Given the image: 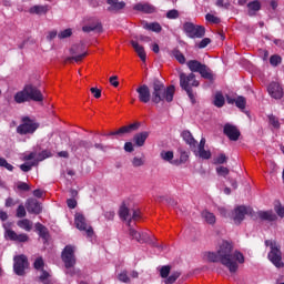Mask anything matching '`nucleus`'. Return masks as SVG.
<instances>
[{
    "instance_id": "1",
    "label": "nucleus",
    "mask_w": 284,
    "mask_h": 284,
    "mask_svg": "<svg viewBox=\"0 0 284 284\" xmlns=\"http://www.w3.org/2000/svg\"><path fill=\"white\" fill-rule=\"evenodd\" d=\"M206 258L210 263H221L224 267H227L231 274H235V272H237L239 263H245V256H243V253L234 251V246L227 241L222 242L217 253H206Z\"/></svg>"
},
{
    "instance_id": "2",
    "label": "nucleus",
    "mask_w": 284,
    "mask_h": 284,
    "mask_svg": "<svg viewBox=\"0 0 284 284\" xmlns=\"http://www.w3.org/2000/svg\"><path fill=\"white\" fill-rule=\"evenodd\" d=\"M175 92L176 88L173 84L165 87L161 80L154 79L152 83L151 102H153L155 105L163 103V101H166V103H172V101H174Z\"/></svg>"
},
{
    "instance_id": "3",
    "label": "nucleus",
    "mask_w": 284,
    "mask_h": 284,
    "mask_svg": "<svg viewBox=\"0 0 284 284\" xmlns=\"http://www.w3.org/2000/svg\"><path fill=\"white\" fill-rule=\"evenodd\" d=\"M43 93L39 88L33 84H26L21 91H18L13 100L16 103H30V101H34L36 103H42L43 101Z\"/></svg>"
},
{
    "instance_id": "4",
    "label": "nucleus",
    "mask_w": 284,
    "mask_h": 284,
    "mask_svg": "<svg viewBox=\"0 0 284 284\" xmlns=\"http://www.w3.org/2000/svg\"><path fill=\"white\" fill-rule=\"evenodd\" d=\"M200 82L196 80V74L194 73H180V88L184 90L192 103H196V98L192 88H199Z\"/></svg>"
},
{
    "instance_id": "5",
    "label": "nucleus",
    "mask_w": 284,
    "mask_h": 284,
    "mask_svg": "<svg viewBox=\"0 0 284 284\" xmlns=\"http://www.w3.org/2000/svg\"><path fill=\"white\" fill-rule=\"evenodd\" d=\"M62 262L64 263V267L67 268L65 274L68 276H74L77 274V257L74 256V246L67 245L61 253Z\"/></svg>"
},
{
    "instance_id": "6",
    "label": "nucleus",
    "mask_w": 284,
    "mask_h": 284,
    "mask_svg": "<svg viewBox=\"0 0 284 284\" xmlns=\"http://www.w3.org/2000/svg\"><path fill=\"white\" fill-rule=\"evenodd\" d=\"M265 245L266 247L271 248V251L267 254L268 261H271V263H273V265L278 270L284 267L283 252H281V245H278L276 241H272V240H266Z\"/></svg>"
},
{
    "instance_id": "7",
    "label": "nucleus",
    "mask_w": 284,
    "mask_h": 284,
    "mask_svg": "<svg viewBox=\"0 0 284 284\" xmlns=\"http://www.w3.org/2000/svg\"><path fill=\"white\" fill-rule=\"evenodd\" d=\"M189 70H191V74L194 72H199L202 79H206L207 81H214V73H212V69L206 64L201 63L199 60H190L186 62Z\"/></svg>"
},
{
    "instance_id": "8",
    "label": "nucleus",
    "mask_w": 284,
    "mask_h": 284,
    "mask_svg": "<svg viewBox=\"0 0 284 284\" xmlns=\"http://www.w3.org/2000/svg\"><path fill=\"white\" fill-rule=\"evenodd\" d=\"M183 32L189 39H203L205 37V27L195 26L192 22H184Z\"/></svg>"
},
{
    "instance_id": "9",
    "label": "nucleus",
    "mask_w": 284,
    "mask_h": 284,
    "mask_svg": "<svg viewBox=\"0 0 284 284\" xmlns=\"http://www.w3.org/2000/svg\"><path fill=\"white\" fill-rule=\"evenodd\" d=\"M74 223L77 230H80V232H85L89 239H91V236L94 234V230L92 229V226L88 225V220L85 219V215L81 213H75Z\"/></svg>"
},
{
    "instance_id": "10",
    "label": "nucleus",
    "mask_w": 284,
    "mask_h": 284,
    "mask_svg": "<svg viewBox=\"0 0 284 284\" xmlns=\"http://www.w3.org/2000/svg\"><path fill=\"white\" fill-rule=\"evenodd\" d=\"M129 236L132 241L138 243H150V241H156L155 236H152L149 232H139L132 227L129 229Z\"/></svg>"
},
{
    "instance_id": "11",
    "label": "nucleus",
    "mask_w": 284,
    "mask_h": 284,
    "mask_svg": "<svg viewBox=\"0 0 284 284\" xmlns=\"http://www.w3.org/2000/svg\"><path fill=\"white\" fill-rule=\"evenodd\" d=\"M28 265V257L26 255H18L13 258V272L17 276L26 274V266Z\"/></svg>"
},
{
    "instance_id": "12",
    "label": "nucleus",
    "mask_w": 284,
    "mask_h": 284,
    "mask_svg": "<svg viewBox=\"0 0 284 284\" xmlns=\"http://www.w3.org/2000/svg\"><path fill=\"white\" fill-rule=\"evenodd\" d=\"M23 122V124L17 128L18 134H34V132H37L39 124L32 122L30 118H24Z\"/></svg>"
},
{
    "instance_id": "13",
    "label": "nucleus",
    "mask_w": 284,
    "mask_h": 284,
    "mask_svg": "<svg viewBox=\"0 0 284 284\" xmlns=\"http://www.w3.org/2000/svg\"><path fill=\"white\" fill-rule=\"evenodd\" d=\"M135 92H138L140 103H150V101H152V92L150 91V87H148V84L138 87Z\"/></svg>"
},
{
    "instance_id": "14",
    "label": "nucleus",
    "mask_w": 284,
    "mask_h": 284,
    "mask_svg": "<svg viewBox=\"0 0 284 284\" xmlns=\"http://www.w3.org/2000/svg\"><path fill=\"white\" fill-rule=\"evenodd\" d=\"M3 227L4 230L8 229L6 224H3ZM6 236L9 237V241H14L16 243H28V241H30V237L28 236V234L26 233L17 234V232L12 230H7Z\"/></svg>"
},
{
    "instance_id": "15",
    "label": "nucleus",
    "mask_w": 284,
    "mask_h": 284,
    "mask_svg": "<svg viewBox=\"0 0 284 284\" xmlns=\"http://www.w3.org/2000/svg\"><path fill=\"white\" fill-rule=\"evenodd\" d=\"M247 214V207L241 205L234 209L232 212V221L235 223V225H241L243 221H245V215Z\"/></svg>"
},
{
    "instance_id": "16",
    "label": "nucleus",
    "mask_w": 284,
    "mask_h": 284,
    "mask_svg": "<svg viewBox=\"0 0 284 284\" xmlns=\"http://www.w3.org/2000/svg\"><path fill=\"white\" fill-rule=\"evenodd\" d=\"M26 209L29 214H41V212H43V207L41 206L39 201L32 197L26 201Z\"/></svg>"
},
{
    "instance_id": "17",
    "label": "nucleus",
    "mask_w": 284,
    "mask_h": 284,
    "mask_svg": "<svg viewBox=\"0 0 284 284\" xmlns=\"http://www.w3.org/2000/svg\"><path fill=\"white\" fill-rule=\"evenodd\" d=\"M223 132L230 141H239V136H241V131L233 124L226 123L224 124Z\"/></svg>"
},
{
    "instance_id": "18",
    "label": "nucleus",
    "mask_w": 284,
    "mask_h": 284,
    "mask_svg": "<svg viewBox=\"0 0 284 284\" xmlns=\"http://www.w3.org/2000/svg\"><path fill=\"white\" fill-rule=\"evenodd\" d=\"M141 128V122H134L129 125H124L118 130V138L123 139V136H128V134H132V132H136Z\"/></svg>"
},
{
    "instance_id": "19",
    "label": "nucleus",
    "mask_w": 284,
    "mask_h": 284,
    "mask_svg": "<svg viewBox=\"0 0 284 284\" xmlns=\"http://www.w3.org/2000/svg\"><path fill=\"white\" fill-rule=\"evenodd\" d=\"M267 92L272 99H283V88L278 82H271Z\"/></svg>"
},
{
    "instance_id": "20",
    "label": "nucleus",
    "mask_w": 284,
    "mask_h": 284,
    "mask_svg": "<svg viewBox=\"0 0 284 284\" xmlns=\"http://www.w3.org/2000/svg\"><path fill=\"white\" fill-rule=\"evenodd\" d=\"M133 10L143 12L144 14H154V12H156V7L150 4V2H139L133 6Z\"/></svg>"
},
{
    "instance_id": "21",
    "label": "nucleus",
    "mask_w": 284,
    "mask_h": 284,
    "mask_svg": "<svg viewBox=\"0 0 284 284\" xmlns=\"http://www.w3.org/2000/svg\"><path fill=\"white\" fill-rule=\"evenodd\" d=\"M181 136H182L183 141L186 143V145L190 146L192 152H196L197 141L194 139V135H192V132H190L187 130L183 131L181 133Z\"/></svg>"
},
{
    "instance_id": "22",
    "label": "nucleus",
    "mask_w": 284,
    "mask_h": 284,
    "mask_svg": "<svg viewBox=\"0 0 284 284\" xmlns=\"http://www.w3.org/2000/svg\"><path fill=\"white\" fill-rule=\"evenodd\" d=\"M148 136H150V132H140L133 136V142L138 148H143L145 145V141H148Z\"/></svg>"
},
{
    "instance_id": "23",
    "label": "nucleus",
    "mask_w": 284,
    "mask_h": 284,
    "mask_svg": "<svg viewBox=\"0 0 284 284\" xmlns=\"http://www.w3.org/2000/svg\"><path fill=\"white\" fill-rule=\"evenodd\" d=\"M106 3L110 6L108 7L109 12H119V10H123V8H125L124 1L106 0Z\"/></svg>"
},
{
    "instance_id": "24",
    "label": "nucleus",
    "mask_w": 284,
    "mask_h": 284,
    "mask_svg": "<svg viewBox=\"0 0 284 284\" xmlns=\"http://www.w3.org/2000/svg\"><path fill=\"white\" fill-rule=\"evenodd\" d=\"M131 45L133 50L136 52V54L139 55V58L141 59V61L145 62L148 59V54L145 53V49L143 48V45L139 44V42L134 40L131 41Z\"/></svg>"
},
{
    "instance_id": "25",
    "label": "nucleus",
    "mask_w": 284,
    "mask_h": 284,
    "mask_svg": "<svg viewBox=\"0 0 284 284\" xmlns=\"http://www.w3.org/2000/svg\"><path fill=\"white\" fill-rule=\"evenodd\" d=\"M248 17H256V13L261 10V1L253 0L247 3Z\"/></svg>"
},
{
    "instance_id": "26",
    "label": "nucleus",
    "mask_w": 284,
    "mask_h": 284,
    "mask_svg": "<svg viewBox=\"0 0 284 284\" xmlns=\"http://www.w3.org/2000/svg\"><path fill=\"white\" fill-rule=\"evenodd\" d=\"M50 6L36 4L29 9L30 14H48Z\"/></svg>"
},
{
    "instance_id": "27",
    "label": "nucleus",
    "mask_w": 284,
    "mask_h": 284,
    "mask_svg": "<svg viewBox=\"0 0 284 284\" xmlns=\"http://www.w3.org/2000/svg\"><path fill=\"white\" fill-rule=\"evenodd\" d=\"M257 216L258 219H261V221H270V222H274L277 219L276 214H274L273 211H258Z\"/></svg>"
},
{
    "instance_id": "28",
    "label": "nucleus",
    "mask_w": 284,
    "mask_h": 284,
    "mask_svg": "<svg viewBox=\"0 0 284 284\" xmlns=\"http://www.w3.org/2000/svg\"><path fill=\"white\" fill-rule=\"evenodd\" d=\"M201 216L203 221L207 223V225H216V215H214V213L204 210L202 211Z\"/></svg>"
},
{
    "instance_id": "29",
    "label": "nucleus",
    "mask_w": 284,
    "mask_h": 284,
    "mask_svg": "<svg viewBox=\"0 0 284 284\" xmlns=\"http://www.w3.org/2000/svg\"><path fill=\"white\" fill-rule=\"evenodd\" d=\"M36 230L40 236V239H43L44 243H48V239L50 234L48 233V227L43 226L41 223H36Z\"/></svg>"
},
{
    "instance_id": "30",
    "label": "nucleus",
    "mask_w": 284,
    "mask_h": 284,
    "mask_svg": "<svg viewBox=\"0 0 284 284\" xmlns=\"http://www.w3.org/2000/svg\"><path fill=\"white\" fill-rule=\"evenodd\" d=\"M227 103H235L236 108L240 110H245V105H247V100L245 97L240 95L236 99H229Z\"/></svg>"
},
{
    "instance_id": "31",
    "label": "nucleus",
    "mask_w": 284,
    "mask_h": 284,
    "mask_svg": "<svg viewBox=\"0 0 284 284\" xmlns=\"http://www.w3.org/2000/svg\"><path fill=\"white\" fill-rule=\"evenodd\" d=\"M143 28L144 30H150L151 32H156V33L163 30V27H161L159 22H151V23L145 22Z\"/></svg>"
},
{
    "instance_id": "32",
    "label": "nucleus",
    "mask_w": 284,
    "mask_h": 284,
    "mask_svg": "<svg viewBox=\"0 0 284 284\" xmlns=\"http://www.w3.org/2000/svg\"><path fill=\"white\" fill-rule=\"evenodd\" d=\"M101 30H103L101 22H97V23H92V24L82 27L83 32H94V31L101 32Z\"/></svg>"
},
{
    "instance_id": "33",
    "label": "nucleus",
    "mask_w": 284,
    "mask_h": 284,
    "mask_svg": "<svg viewBox=\"0 0 284 284\" xmlns=\"http://www.w3.org/2000/svg\"><path fill=\"white\" fill-rule=\"evenodd\" d=\"M18 227L21 230H24L26 232H31L32 231V222L28 219H23L18 221Z\"/></svg>"
},
{
    "instance_id": "34",
    "label": "nucleus",
    "mask_w": 284,
    "mask_h": 284,
    "mask_svg": "<svg viewBox=\"0 0 284 284\" xmlns=\"http://www.w3.org/2000/svg\"><path fill=\"white\" fill-rule=\"evenodd\" d=\"M119 216L122 221H128V219H130V209L125 206V202L120 206Z\"/></svg>"
},
{
    "instance_id": "35",
    "label": "nucleus",
    "mask_w": 284,
    "mask_h": 284,
    "mask_svg": "<svg viewBox=\"0 0 284 284\" xmlns=\"http://www.w3.org/2000/svg\"><path fill=\"white\" fill-rule=\"evenodd\" d=\"M213 103L215 108H223L225 105V97H223V93H216Z\"/></svg>"
},
{
    "instance_id": "36",
    "label": "nucleus",
    "mask_w": 284,
    "mask_h": 284,
    "mask_svg": "<svg viewBox=\"0 0 284 284\" xmlns=\"http://www.w3.org/2000/svg\"><path fill=\"white\" fill-rule=\"evenodd\" d=\"M196 156H200V159L210 160L212 159V152L206 151L205 149H197L196 152H194Z\"/></svg>"
},
{
    "instance_id": "37",
    "label": "nucleus",
    "mask_w": 284,
    "mask_h": 284,
    "mask_svg": "<svg viewBox=\"0 0 284 284\" xmlns=\"http://www.w3.org/2000/svg\"><path fill=\"white\" fill-rule=\"evenodd\" d=\"M172 57H174V59H176V61H178L179 63H181V65H184V63H185V55L182 54L181 50L174 49V50L172 51Z\"/></svg>"
},
{
    "instance_id": "38",
    "label": "nucleus",
    "mask_w": 284,
    "mask_h": 284,
    "mask_svg": "<svg viewBox=\"0 0 284 284\" xmlns=\"http://www.w3.org/2000/svg\"><path fill=\"white\" fill-rule=\"evenodd\" d=\"M267 118L270 125H272L275 130L281 129V122L278 121V118H276V115L270 114Z\"/></svg>"
},
{
    "instance_id": "39",
    "label": "nucleus",
    "mask_w": 284,
    "mask_h": 284,
    "mask_svg": "<svg viewBox=\"0 0 284 284\" xmlns=\"http://www.w3.org/2000/svg\"><path fill=\"white\" fill-rule=\"evenodd\" d=\"M180 276H181V272L175 271L170 276L166 277L164 283L165 284H174V283H176V281L179 280Z\"/></svg>"
},
{
    "instance_id": "40",
    "label": "nucleus",
    "mask_w": 284,
    "mask_h": 284,
    "mask_svg": "<svg viewBox=\"0 0 284 284\" xmlns=\"http://www.w3.org/2000/svg\"><path fill=\"white\" fill-rule=\"evenodd\" d=\"M160 156L163 161H166L168 163H171L172 160L174 159V152H172V151H162L160 153Z\"/></svg>"
},
{
    "instance_id": "41",
    "label": "nucleus",
    "mask_w": 284,
    "mask_h": 284,
    "mask_svg": "<svg viewBox=\"0 0 284 284\" xmlns=\"http://www.w3.org/2000/svg\"><path fill=\"white\" fill-rule=\"evenodd\" d=\"M170 272H172V266L164 265L160 267V276L161 278H168L170 276Z\"/></svg>"
},
{
    "instance_id": "42",
    "label": "nucleus",
    "mask_w": 284,
    "mask_h": 284,
    "mask_svg": "<svg viewBox=\"0 0 284 284\" xmlns=\"http://www.w3.org/2000/svg\"><path fill=\"white\" fill-rule=\"evenodd\" d=\"M282 62H283V58H281V55L278 54L271 55L270 58V63L271 65H273V68L281 65Z\"/></svg>"
},
{
    "instance_id": "43",
    "label": "nucleus",
    "mask_w": 284,
    "mask_h": 284,
    "mask_svg": "<svg viewBox=\"0 0 284 284\" xmlns=\"http://www.w3.org/2000/svg\"><path fill=\"white\" fill-rule=\"evenodd\" d=\"M75 146V150H79V148H84V150H90L92 148V142L85 141V140H78Z\"/></svg>"
},
{
    "instance_id": "44",
    "label": "nucleus",
    "mask_w": 284,
    "mask_h": 284,
    "mask_svg": "<svg viewBox=\"0 0 284 284\" xmlns=\"http://www.w3.org/2000/svg\"><path fill=\"white\" fill-rule=\"evenodd\" d=\"M33 267H34V270L42 271L43 267H45V262L43 261V257L36 258V261L33 263Z\"/></svg>"
},
{
    "instance_id": "45",
    "label": "nucleus",
    "mask_w": 284,
    "mask_h": 284,
    "mask_svg": "<svg viewBox=\"0 0 284 284\" xmlns=\"http://www.w3.org/2000/svg\"><path fill=\"white\" fill-rule=\"evenodd\" d=\"M205 20L209 21V23H215V24L221 23V18H219L212 13H206Z\"/></svg>"
},
{
    "instance_id": "46",
    "label": "nucleus",
    "mask_w": 284,
    "mask_h": 284,
    "mask_svg": "<svg viewBox=\"0 0 284 284\" xmlns=\"http://www.w3.org/2000/svg\"><path fill=\"white\" fill-rule=\"evenodd\" d=\"M0 168H6L9 172H12L14 170V166L10 163H8V160L0 156Z\"/></svg>"
},
{
    "instance_id": "47",
    "label": "nucleus",
    "mask_w": 284,
    "mask_h": 284,
    "mask_svg": "<svg viewBox=\"0 0 284 284\" xmlns=\"http://www.w3.org/2000/svg\"><path fill=\"white\" fill-rule=\"evenodd\" d=\"M216 174L217 176H227V174H230V169L225 168V166H217L216 169Z\"/></svg>"
},
{
    "instance_id": "48",
    "label": "nucleus",
    "mask_w": 284,
    "mask_h": 284,
    "mask_svg": "<svg viewBox=\"0 0 284 284\" xmlns=\"http://www.w3.org/2000/svg\"><path fill=\"white\" fill-rule=\"evenodd\" d=\"M215 165H223V163H227V155L225 153H221L215 160Z\"/></svg>"
},
{
    "instance_id": "49",
    "label": "nucleus",
    "mask_w": 284,
    "mask_h": 284,
    "mask_svg": "<svg viewBox=\"0 0 284 284\" xmlns=\"http://www.w3.org/2000/svg\"><path fill=\"white\" fill-rule=\"evenodd\" d=\"M118 280L121 283H130V276H128V271H123L118 275Z\"/></svg>"
},
{
    "instance_id": "50",
    "label": "nucleus",
    "mask_w": 284,
    "mask_h": 284,
    "mask_svg": "<svg viewBox=\"0 0 284 284\" xmlns=\"http://www.w3.org/2000/svg\"><path fill=\"white\" fill-rule=\"evenodd\" d=\"M140 219H141V211L133 210L132 217L129 219V222H128L129 227H130L132 221H139Z\"/></svg>"
},
{
    "instance_id": "51",
    "label": "nucleus",
    "mask_w": 284,
    "mask_h": 284,
    "mask_svg": "<svg viewBox=\"0 0 284 284\" xmlns=\"http://www.w3.org/2000/svg\"><path fill=\"white\" fill-rule=\"evenodd\" d=\"M38 156V161H45V159H50V156H52V153L48 150H43Z\"/></svg>"
},
{
    "instance_id": "52",
    "label": "nucleus",
    "mask_w": 284,
    "mask_h": 284,
    "mask_svg": "<svg viewBox=\"0 0 284 284\" xmlns=\"http://www.w3.org/2000/svg\"><path fill=\"white\" fill-rule=\"evenodd\" d=\"M26 214H27L26 206H23V204H20L17 209V217L23 219V217H26Z\"/></svg>"
},
{
    "instance_id": "53",
    "label": "nucleus",
    "mask_w": 284,
    "mask_h": 284,
    "mask_svg": "<svg viewBox=\"0 0 284 284\" xmlns=\"http://www.w3.org/2000/svg\"><path fill=\"white\" fill-rule=\"evenodd\" d=\"M59 39H68L72 37V29H65L58 34Z\"/></svg>"
},
{
    "instance_id": "54",
    "label": "nucleus",
    "mask_w": 284,
    "mask_h": 284,
    "mask_svg": "<svg viewBox=\"0 0 284 284\" xmlns=\"http://www.w3.org/2000/svg\"><path fill=\"white\" fill-rule=\"evenodd\" d=\"M17 189L21 192H30V185L26 182H18Z\"/></svg>"
},
{
    "instance_id": "55",
    "label": "nucleus",
    "mask_w": 284,
    "mask_h": 284,
    "mask_svg": "<svg viewBox=\"0 0 284 284\" xmlns=\"http://www.w3.org/2000/svg\"><path fill=\"white\" fill-rule=\"evenodd\" d=\"M212 43V40L210 38H204L200 41V43L197 44V48H200V50H203V48H207V45H210Z\"/></svg>"
},
{
    "instance_id": "56",
    "label": "nucleus",
    "mask_w": 284,
    "mask_h": 284,
    "mask_svg": "<svg viewBox=\"0 0 284 284\" xmlns=\"http://www.w3.org/2000/svg\"><path fill=\"white\" fill-rule=\"evenodd\" d=\"M166 19H179V10L172 9L166 12Z\"/></svg>"
},
{
    "instance_id": "57",
    "label": "nucleus",
    "mask_w": 284,
    "mask_h": 284,
    "mask_svg": "<svg viewBox=\"0 0 284 284\" xmlns=\"http://www.w3.org/2000/svg\"><path fill=\"white\" fill-rule=\"evenodd\" d=\"M34 165V162L30 163H23L20 165V170L22 172H30V170H32V166Z\"/></svg>"
},
{
    "instance_id": "58",
    "label": "nucleus",
    "mask_w": 284,
    "mask_h": 284,
    "mask_svg": "<svg viewBox=\"0 0 284 284\" xmlns=\"http://www.w3.org/2000/svg\"><path fill=\"white\" fill-rule=\"evenodd\" d=\"M103 216L106 221H114L115 213L114 211H106L103 213Z\"/></svg>"
},
{
    "instance_id": "59",
    "label": "nucleus",
    "mask_w": 284,
    "mask_h": 284,
    "mask_svg": "<svg viewBox=\"0 0 284 284\" xmlns=\"http://www.w3.org/2000/svg\"><path fill=\"white\" fill-rule=\"evenodd\" d=\"M90 92L93 94L94 99H101V90L99 88H91Z\"/></svg>"
},
{
    "instance_id": "60",
    "label": "nucleus",
    "mask_w": 284,
    "mask_h": 284,
    "mask_svg": "<svg viewBox=\"0 0 284 284\" xmlns=\"http://www.w3.org/2000/svg\"><path fill=\"white\" fill-rule=\"evenodd\" d=\"M67 205L69 210H74L77 207V201L74 199H68Z\"/></svg>"
},
{
    "instance_id": "61",
    "label": "nucleus",
    "mask_w": 284,
    "mask_h": 284,
    "mask_svg": "<svg viewBox=\"0 0 284 284\" xmlns=\"http://www.w3.org/2000/svg\"><path fill=\"white\" fill-rule=\"evenodd\" d=\"M132 165L134 168H141V165H143V159H141V158H133Z\"/></svg>"
},
{
    "instance_id": "62",
    "label": "nucleus",
    "mask_w": 284,
    "mask_h": 284,
    "mask_svg": "<svg viewBox=\"0 0 284 284\" xmlns=\"http://www.w3.org/2000/svg\"><path fill=\"white\" fill-rule=\"evenodd\" d=\"M190 159V155L187 154V152L185 151H182L181 154H180V161L182 163H187V160Z\"/></svg>"
},
{
    "instance_id": "63",
    "label": "nucleus",
    "mask_w": 284,
    "mask_h": 284,
    "mask_svg": "<svg viewBox=\"0 0 284 284\" xmlns=\"http://www.w3.org/2000/svg\"><path fill=\"white\" fill-rule=\"evenodd\" d=\"M124 151L125 152H134V145L132 144V142L124 143Z\"/></svg>"
},
{
    "instance_id": "64",
    "label": "nucleus",
    "mask_w": 284,
    "mask_h": 284,
    "mask_svg": "<svg viewBox=\"0 0 284 284\" xmlns=\"http://www.w3.org/2000/svg\"><path fill=\"white\" fill-rule=\"evenodd\" d=\"M275 212L277 215L281 216V219H284V206L280 205L275 207Z\"/></svg>"
}]
</instances>
